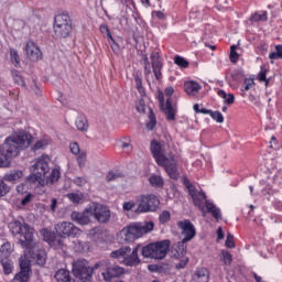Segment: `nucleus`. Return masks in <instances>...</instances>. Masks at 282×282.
Wrapping results in <instances>:
<instances>
[{"mask_svg":"<svg viewBox=\"0 0 282 282\" xmlns=\"http://www.w3.org/2000/svg\"><path fill=\"white\" fill-rule=\"evenodd\" d=\"M32 144V134L20 131L17 135L8 137L0 145V169H10L12 160L19 158L23 149Z\"/></svg>","mask_w":282,"mask_h":282,"instance_id":"obj_1","label":"nucleus"},{"mask_svg":"<svg viewBox=\"0 0 282 282\" xmlns=\"http://www.w3.org/2000/svg\"><path fill=\"white\" fill-rule=\"evenodd\" d=\"M153 228H155V224H153V221L130 224L119 231V242L131 243V241L140 239V237H143V235H149V232H151Z\"/></svg>","mask_w":282,"mask_h":282,"instance_id":"obj_2","label":"nucleus"},{"mask_svg":"<svg viewBox=\"0 0 282 282\" xmlns=\"http://www.w3.org/2000/svg\"><path fill=\"white\" fill-rule=\"evenodd\" d=\"M170 249L171 240L165 239L142 247L141 254L144 259H155L156 261H162V259H166V254H169Z\"/></svg>","mask_w":282,"mask_h":282,"instance_id":"obj_3","label":"nucleus"},{"mask_svg":"<svg viewBox=\"0 0 282 282\" xmlns=\"http://www.w3.org/2000/svg\"><path fill=\"white\" fill-rule=\"evenodd\" d=\"M94 267H89V262L87 260H76L73 262V276L77 280V282H93L94 281Z\"/></svg>","mask_w":282,"mask_h":282,"instance_id":"obj_4","label":"nucleus"},{"mask_svg":"<svg viewBox=\"0 0 282 282\" xmlns=\"http://www.w3.org/2000/svg\"><path fill=\"white\" fill-rule=\"evenodd\" d=\"M138 208L134 213H155L160 208V198L153 194L140 195L137 197Z\"/></svg>","mask_w":282,"mask_h":282,"instance_id":"obj_5","label":"nucleus"},{"mask_svg":"<svg viewBox=\"0 0 282 282\" xmlns=\"http://www.w3.org/2000/svg\"><path fill=\"white\" fill-rule=\"evenodd\" d=\"M95 270H99L101 272V276L105 281H111L121 274H124V269L119 265H112L107 260H101L94 265Z\"/></svg>","mask_w":282,"mask_h":282,"instance_id":"obj_6","label":"nucleus"},{"mask_svg":"<svg viewBox=\"0 0 282 282\" xmlns=\"http://www.w3.org/2000/svg\"><path fill=\"white\" fill-rule=\"evenodd\" d=\"M19 243L24 250H34L39 248V242L34 241V228H32L28 223H23L22 230L20 231Z\"/></svg>","mask_w":282,"mask_h":282,"instance_id":"obj_7","label":"nucleus"},{"mask_svg":"<svg viewBox=\"0 0 282 282\" xmlns=\"http://www.w3.org/2000/svg\"><path fill=\"white\" fill-rule=\"evenodd\" d=\"M54 32L59 39H67L72 33V20L67 14H58L55 17Z\"/></svg>","mask_w":282,"mask_h":282,"instance_id":"obj_8","label":"nucleus"},{"mask_svg":"<svg viewBox=\"0 0 282 282\" xmlns=\"http://www.w3.org/2000/svg\"><path fill=\"white\" fill-rule=\"evenodd\" d=\"M158 100L160 105L161 111L166 116V120L173 121L175 120V116L177 113V108L173 107V99L169 97L166 102L164 104V93H158Z\"/></svg>","mask_w":282,"mask_h":282,"instance_id":"obj_9","label":"nucleus"},{"mask_svg":"<svg viewBox=\"0 0 282 282\" xmlns=\"http://www.w3.org/2000/svg\"><path fill=\"white\" fill-rule=\"evenodd\" d=\"M56 235L61 237H78L83 231L74 223L62 221L55 225Z\"/></svg>","mask_w":282,"mask_h":282,"instance_id":"obj_10","label":"nucleus"},{"mask_svg":"<svg viewBox=\"0 0 282 282\" xmlns=\"http://www.w3.org/2000/svg\"><path fill=\"white\" fill-rule=\"evenodd\" d=\"M177 226L181 230V235L184 236L183 241L188 242L192 239H195V235H197V231L195 229V225H193L189 219L178 221Z\"/></svg>","mask_w":282,"mask_h":282,"instance_id":"obj_11","label":"nucleus"},{"mask_svg":"<svg viewBox=\"0 0 282 282\" xmlns=\"http://www.w3.org/2000/svg\"><path fill=\"white\" fill-rule=\"evenodd\" d=\"M91 215H94L99 224H109V219H111V210H109V207L100 204L95 205Z\"/></svg>","mask_w":282,"mask_h":282,"instance_id":"obj_12","label":"nucleus"},{"mask_svg":"<svg viewBox=\"0 0 282 282\" xmlns=\"http://www.w3.org/2000/svg\"><path fill=\"white\" fill-rule=\"evenodd\" d=\"M189 196L192 197L194 206L204 213V210H206V202H208L206 199V193L197 191L195 186H191Z\"/></svg>","mask_w":282,"mask_h":282,"instance_id":"obj_13","label":"nucleus"},{"mask_svg":"<svg viewBox=\"0 0 282 282\" xmlns=\"http://www.w3.org/2000/svg\"><path fill=\"white\" fill-rule=\"evenodd\" d=\"M70 219L79 226H87L91 224V207L83 212H72Z\"/></svg>","mask_w":282,"mask_h":282,"instance_id":"obj_14","label":"nucleus"},{"mask_svg":"<svg viewBox=\"0 0 282 282\" xmlns=\"http://www.w3.org/2000/svg\"><path fill=\"white\" fill-rule=\"evenodd\" d=\"M159 166H163L171 180H180V172L177 171V162L175 159H164L163 163H158Z\"/></svg>","mask_w":282,"mask_h":282,"instance_id":"obj_15","label":"nucleus"},{"mask_svg":"<svg viewBox=\"0 0 282 282\" xmlns=\"http://www.w3.org/2000/svg\"><path fill=\"white\" fill-rule=\"evenodd\" d=\"M140 246H137L132 251L130 249V252H126L122 260L124 265H128L129 268H135V265H140L141 260L138 256V252H140Z\"/></svg>","mask_w":282,"mask_h":282,"instance_id":"obj_16","label":"nucleus"},{"mask_svg":"<svg viewBox=\"0 0 282 282\" xmlns=\"http://www.w3.org/2000/svg\"><path fill=\"white\" fill-rule=\"evenodd\" d=\"M33 171L45 177L50 173V156L43 155L37 159L35 164H33Z\"/></svg>","mask_w":282,"mask_h":282,"instance_id":"obj_17","label":"nucleus"},{"mask_svg":"<svg viewBox=\"0 0 282 282\" xmlns=\"http://www.w3.org/2000/svg\"><path fill=\"white\" fill-rule=\"evenodd\" d=\"M26 56H29L30 61L36 62L41 61L43 57V53H41V48L36 46V44L32 41H29L25 46Z\"/></svg>","mask_w":282,"mask_h":282,"instance_id":"obj_18","label":"nucleus"},{"mask_svg":"<svg viewBox=\"0 0 282 282\" xmlns=\"http://www.w3.org/2000/svg\"><path fill=\"white\" fill-rule=\"evenodd\" d=\"M26 252H29L31 259H34L37 263V265H45V262L47 261V257L45 256V250H41V246L37 242V247L33 249H26Z\"/></svg>","mask_w":282,"mask_h":282,"instance_id":"obj_19","label":"nucleus"},{"mask_svg":"<svg viewBox=\"0 0 282 282\" xmlns=\"http://www.w3.org/2000/svg\"><path fill=\"white\" fill-rule=\"evenodd\" d=\"M151 153L153 154V158L158 164H163L164 160H166V155L164 154V149L162 148V144L158 141L151 142Z\"/></svg>","mask_w":282,"mask_h":282,"instance_id":"obj_20","label":"nucleus"},{"mask_svg":"<svg viewBox=\"0 0 282 282\" xmlns=\"http://www.w3.org/2000/svg\"><path fill=\"white\" fill-rule=\"evenodd\" d=\"M186 243H187L186 241L182 240L173 245V248H172L173 259L186 258V250H188V248L186 247Z\"/></svg>","mask_w":282,"mask_h":282,"instance_id":"obj_21","label":"nucleus"},{"mask_svg":"<svg viewBox=\"0 0 282 282\" xmlns=\"http://www.w3.org/2000/svg\"><path fill=\"white\" fill-rule=\"evenodd\" d=\"M210 280V272L206 268H198L193 274L195 282H208Z\"/></svg>","mask_w":282,"mask_h":282,"instance_id":"obj_22","label":"nucleus"},{"mask_svg":"<svg viewBox=\"0 0 282 282\" xmlns=\"http://www.w3.org/2000/svg\"><path fill=\"white\" fill-rule=\"evenodd\" d=\"M184 89L187 96H197V94H199L202 90V85L196 82H186L184 84Z\"/></svg>","mask_w":282,"mask_h":282,"instance_id":"obj_23","label":"nucleus"},{"mask_svg":"<svg viewBox=\"0 0 282 282\" xmlns=\"http://www.w3.org/2000/svg\"><path fill=\"white\" fill-rule=\"evenodd\" d=\"M26 182L37 187L45 186V176L35 172V174H31L26 177Z\"/></svg>","mask_w":282,"mask_h":282,"instance_id":"obj_24","label":"nucleus"},{"mask_svg":"<svg viewBox=\"0 0 282 282\" xmlns=\"http://www.w3.org/2000/svg\"><path fill=\"white\" fill-rule=\"evenodd\" d=\"M58 180H61V170L59 169H53L52 172L47 175H45L44 177V182L46 184V186H52L54 184H56V182H58Z\"/></svg>","mask_w":282,"mask_h":282,"instance_id":"obj_25","label":"nucleus"},{"mask_svg":"<svg viewBox=\"0 0 282 282\" xmlns=\"http://www.w3.org/2000/svg\"><path fill=\"white\" fill-rule=\"evenodd\" d=\"M65 239L66 238L64 236L56 234V236L53 237V239L51 240V246H53L55 250H63V252H65V250H67V245H65Z\"/></svg>","mask_w":282,"mask_h":282,"instance_id":"obj_26","label":"nucleus"},{"mask_svg":"<svg viewBox=\"0 0 282 282\" xmlns=\"http://www.w3.org/2000/svg\"><path fill=\"white\" fill-rule=\"evenodd\" d=\"M21 178H23V171L21 170H12L3 177L4 182H12L13 184H17V182H19Z\"/></svg>","mask_w":282,"mask_h":282,"instance_id":"obj_27","label":"nucleus"},{"mask_svg":"<svg viewBox=\"0 0 282 282\" xmlns=\"http://www.w3.org/2000/svg\"><path fill=\"white\" fill-rule=\"evenodd\" d=\"M55 280L57 282H76L74 279H72V275H69V271L65 269H59L56 271Z\"/></svg>","mask_w":282,"mask_h":282,"instance_id":"obj_28","label":"nucleus"},{"mask_svg":"<svg viewBox=\"0 0 282 282\" xmlns=\"http://www.w3.org/2000/svg\"><path fill=\"white\" fill-rule=\"evenodd\" d=\"M206 208H207V213H210L214 219H216L217 221L221 219V209L215 206V204H213L210 200H206Z\"/></svg>","mask_w":282,"mask_h":282,"instance_id":"obj_29","label":"nucleus"},{"mask_svg":"<svg viewBox=\"0 0 282 282\" xmlns=\"http://www.w3.org/2000/svg\"><path fill=\"white\" fill-rule=\"evenodd\" d=\"M90 235H93L95 239L105 241V239H107L108 231L102 227H95L90 230Z\"/></svg>","mask_w":282,"mask_h":282,"instance_id":"obj_30","label":"nucleus"},{"mask_svg":"<svg viewBox=\"0 0 282 282\" xmlns=\"http://www.w3.org/2000/svg\"><path fill=\"white\" fill-rule=\"evenodd\" d=\"M10 254H12V245L7 241L0 247V260L10 259Z\"/></svg>","mask_w":282,"mask_h":282,"instance_id":"obj_31","label":"nucleus"},{"mask_svg":"<svg viewBox=\"0 0 282 282\" xmlns=\"http://www.w3.org/2000/svg\"><path fill=\"white\" fill-rule=\"evenodd\" d=\"M0 263L2 265L4 274H12V271L14 270V264H12V260H10V258L0 259Z\"/></svg>","mask_w":282,"mask_h":282,"instance_id":"obj_32","label":"nucleus"},{"mask_svg":"<svg viewBox=\"0 0 282 282\" xmlns=\"http://www.w3.org/2000/svg\"><path fill=\"white\" fill-rule=\"evenodd\" d=\"M22 229L23 224H21V221L19 220H13L9 224V230L12 232L14 237H17V235H20Z\"/></svg>","mask_w":282,"mask_h":282,"instance_id":"obj_33","label":"nucleus"},{"mask_svg":"<svg viewBox=\"0 0 282 282\" xmlns=\"http://www.w3.org/2000/svg\"><path fill=\"white\" fill-rule=\"evenodd\" d=\"M150 58L152 69H162V61L160 59V53L153 52Z\"/></svg>","mask_w":282,"mask_h":282,"instance_id":"obj_34","label":"nucleus"},{"mask_svg":"<svg viewBox=\"0 0 282 282\" xmlns=\"http://www.w3.org/2000/svg\"><path fill=\"white\" fill-rule=\"evenodd\" d=\"M127 252H131V247H122L118 250H115L110 253V257H112V259H124V254H127Z\"/></svg>","mask_w":282,"mask_h":282,"instance_id":"obj_35","label":"nucleus"},{"mask_svg":"<svg viewBox=\"0 0 282 282\" xmlns=\"http://www.w3.org/2000/svg\"><path fill=\"white\" fill-rule=\"evenodd\" d=\"M75 124L78 131H87V129H89V126L87 124V118H85L84 116H79L76 119Z\"/></svg>","mask_w":282,"mask_h":282,"instance_id":"obj_36","label":"nucleus"},{"mask_svg":"<svg viewBox=\"0 0 282 282\" xmlns=\"http://www.w3.org/2000/svg\"><path fill=\"white\" fill-rule=\"evenodd\" d=\"M20 272H26L29 274H32V268L30 267V260H28L25 257L20 258Z\"/></svg>","mask_w":282,"mask_h":282,"instance_id":"obj_37","label":"nucleus"},{"mask_svg":"<svg viewBox=\"0 0 282 282\" xmlns=\"http://www.w3.org/2000/svg\"><path fill=\"white\" fill-rule=\"evenodd\" d=\"M10 58L14 67H21V57H19V52H17V50L10 48Z\"/></svg>","mask_w":282,"mask_h":282,"instance_id":"obj_38","label":"nucleus"},{"mask_svg":"<svg viewBox=\"0 0 282 282\" xmlns=\"http://www.w3.org/2000/svg\"><path fill=\"white\" fill-rule=\"evenodd\" d=\"M30 281V273L25 271H20L13 278V282H28Z\"/></svg>","mask_w":282,"mask_h":282,"instance_id":"obj_39","label":"nucleus"},{"mask_svg":"<svg viewBox=\"0 0 282 282\" xmlns=\"http://www.w3.org/2000/svg\"><path fill=\"white\" fill-rule=\"evenodd\" d=\"M218 96L224 98L226 105H232L235 102V95L226 94L224 90H218Z\"/></svg>","mask_w":282,"mask_h":282,"instance_id":"obj_40","label":"nucleus"},{"mask_svg":"<svg viewBox=\"0 0 282 282\" xmlns=\"http://www.w3.org/2000/svg\"><path fill=\"white\" fill-rule=\"evenodd\" d=\"M269 58L271 61V63H274V61L282 58V45L279 44L275 46V52H272L269 54Z\"/></svg>","mask_w":282,"mask_h":282,"instance_id":"obj_41","label":"nucleus"},{"mask_svg":"<svg viewBox=\"0 0 282 282\" xmlns=\"http://www.w3.org/2000/svg\"><path fill=\"white\" fill-rule=\"evenodd\" d=\"M11 74L15 85L25 87V80H23V77L19 74V70H12Z\"/></svg>","mask_w":282,"mask_h":282,"instance_id":"obj_42","label":"nucleus"},{"mask_svg":"<svg viewBox=\"0 0 282 282\" xmlns=\"http://www.w3.org/2000/svg\"><path fill=\"white\" fill-rule=\"evenodd\" d=\"M108 43L115 54H120L122 52V47H120V44L113 40V36L108 39Z\"/></svg>","mask_w":282,"mask_h":282,"instance_id":"obj_43","label":"nucleus"},{"mask_svg":"<svg viewBox=\"0 0 282 282\" xmlns=\"http://www.w3.org/2000/svg\"><path fill=\"white\" fill-rule=\"evenodd\" d=\"M149 182L152 186H159V188H162V186H164V181L159 175H152L149 178Z\"/></svg>","mask_w":282,"mask_h":282,"instance_id":"obj_44","label":"nucleus"},{"mask_svg":"<svg viewBox=\"0 0 282 282\" xmlns=\"http://www.w3.org/2000/svg\"><path fill=\"white\" fill-rule=\"evenodd\" d=\"M250 21L259 22V21H268V12H256L251 15Z\"/></svg>","mask_w":282,"mask_h":282,"instance_id":"obj_45","label":"nucleus"},{"mask_svg":"<svg viewBox=\"0 0 282 282\" xmlns=\"http://www.w3.org/2000/svg\"><path fill=\"white\" fill-rule=\"evenodd\" d=\"M134 83H135V87H137L140 96H145L147 93L144 91V87L142 86V78H140V76L135 75Z\"/></svg>","mask_w":282,"mask_h":282,"instance_id":"obj_46","label":"nucleus"},{"mask_svg":"<svg viewBox=\"0 0 282 282\" xmlns=\"http://www.w3.org/2000/svg\"><path fill=\"white\" fill-rule=\"evenodd\" d=\"M267 75H268V69L265 68H261L260 73L258 74V80L260 83H265V87H268V85L270 84V79L265 77Z\"/></svg>","mask_w":282,"mask_h":282,"instance_id":"obj_47","label":"nucleus"},{"mask_svg":"<svg viewBox=\"0 0 282 282\" xmlns=\"http://www.w3.org/2000/svg\"><path fill=\"white\" fill-rule=\"evenodd\" d=\"M120 177H123L122 173L110 171L108 172L106 180L107 182H116V180H120Z\"/></svg>","mask_w":282,"mask_h":282,"instance_id":"obj_48","label":"nucleus"},{"mask_svg":"<svg viewBox=\"0 0 282 282\" xmlns=\"http://www.w3.org/2000/svg\"><path fill=\"white\" fill-rule=\"evenodd\" d=\"M150 121L147 123V129L149 131H153L155 129V124H158V121L155 120V113H153V110L150 111Z\"/></svg>","mask_w":282,"mask_h":282,"instance_id":"obj_49","label":"nucleus"},{"mask_svg":"<svg viewBox=\"0 0 282 282\" xmlns=\"http://www.w3.org/2000/svg\"><path fill=\"white\" fill-rule=\"evenodd\" d=\"M86 162H87V153L79 152V154H77V164H78L79 169H85Z\"/></svg>","mask_w":282,"mask_h":282,"instance_id":"obj_50","label":"nucleus"},{"mask_svg":"<svg viewBox=\"0 0 282 282\" xmlns=\"http://www.w3.org/2000/svg\"><path fill=\"white\" fill-rule=\"evenodd\" d=\"M229 59L231 63H237L239 61V53H237V45L230 46Z\"/></svg>","mask_w":282,"mask_h":282,"instance_id":"obj_51","label":"nucleus"},{"mask_svg":"<svg viewBox=\"0 0 282 282\" xmlns=\"http://www.w3.org/2000/svg\"><path fill=\"white\" fill-rule=\"evenodd\" d=\"M221 257L225 265H231L232 264V254L230 252L223 250L221 251Z\"/></svg>","mask_w":282,"mask_h":282,"instance_id":"obj_52","label":"nucleus"},{"mask_svg":"<svg viewBox=\"0 0 282 282\" xmlns=\"http://www.w3.org/2000/svg\"><path fill=\"white\" fill-rule=\"evenodd\" d=\"M8 193H10V186L3 180H0V198L6 197Z\"/></svg>","mask_w":282,"mask_h":282,"instance_id":"obj_53","label":"nucleus"},{"mask_svg":"<svg viewBox=\"0 0 282 282\" xmlns=\"http://www.w3.org/2000/svg\"><path fill=\"white\" fill-rule=\"evenodd\" d=\"M174 63L176 65H178V67H183V68L188 67V61H186V58H184V57H182L180 55L175 56Z\"/></svg>","mask_w":282,"mask_h":282,"instance_id":"obj_54","label":"nucleus"},{"mask_svg":"<svg viewBox=\"0 0 282 282\" xmlns=\"http://www.w3.org/2000/svg\"><path fill=\"white\" fill-rule=\"evenodd\" d=\"M47 144H50V140H47V139L40 140L34 144L33 151H39L41 149H45V147H47Z\"/></svg>","mask_w":282,"mask_h":282,"instance_id":"obj_55","label":"nucleus"},{"mask_svg":"<svg viewBox=\"0 0 282 282\" xmlns=\"http://www.w3.org/2000/svg\"><path fill=\"white\" fill-rule=\"evenodd\" d=\"M210 118H213V120H216V122H219V124H221L224 122V115H221L219 111H210L209 112Z\"/></svg>","mask_w":282,"mask_h":282,"instance_id":"obj_56","label":"nucleus"},{"mask_svg":"<svg viewBox=\"0 0 282 282\" xmlns=\"http://www.w3.org/2000/svg\"><path fill=\"white\" fill-rule=\"evenodd\" d=\"M178 262L175 263L176 270H183L188 264V257L187 258H180L176 259Z\"/></svg>","mask_w":282,"mask_h":282,"instance_id":"obj_57","label":"nucleus"},{"mask_svg":"<svg viewBox=\"0 0 282 282\" xmlns=\"http://www.w3.org/2000/svg\"><path fill=\"white\" fill-rule=\"evenodd\" d=\"M160 224H166L171 221V213L169 210H164L159 217Z\"/></svg>","mask_w":282,"mask_h":282,"instance_id":"obj_58","label":"nucleus"},{"mask_svg":"<svg viewBox=\"0 0 282 282\" xmlns=\"http://www.w3.org/2000/svg\"><path fill=\"white\" fill-rule=\"evenodd\" d=\"M32 199H34V194L26 193L25 196L21 199V205L28 206L32 202Z\"/></svg>","mask_w":282,"mask_h":282,"instance_id":"obj_59","label":"nucleus"},{"mask_svg":"<svg viewBox=\"0 0 282 282\" xmlns=\"http://www.w3.org/2000/svg\"><path fill=\"white\" fill-rule=\"evenodd\" d=\"M225 246L227 248H235V236L232 234L227 235Z\"/></svg>","mask_w":282,"mask_h":282,"instance_id":"obj_60","label":"nucleus"},{"mask_svg":"<svg viewBox=\"0 0 282 282\" xmlns=\"http://www.w3.org/2000/svg\"><path fill=\"white\" fill-rule=\"evenodd\" d=\"M17 193L19 195H25L28 194V184L25 183H21L20 185L17 186Z\"/></svg>","mask_w":282,"mask_h":282,"instance_id":"obj_61","label":"nucleus"},{"mask_svg":"<svg viewBox=\"0 0 282 282\" xmlns=\"http://www.w3.org/2000/svg\"><path fill=\"white\" fill-rule=\"evenodd\" d=\"M69 150H70V153H73L74 155H78L80 152V147L78 145L77 142H73L69 144Z\"/></svg>","mask_w":282,"mask_h":282,"instance_id":"obj_62","label":"nucleus"},{"mask_svg":"<svg viewBox=\"0 0 282 282\" xmlns=\"http://www.w3.org/2000/svg\"><path fill=\"white\" fill-rule=\"evenodd\" d=\"M68 199L73 202V204L80 203V196L78 194L70 193L67 195Z\"/></svg>","mask_w":282,"mask_h":282,"instance_id":"obj_63","label":"nucleus"},{"mask_svg":"<svg viewBox=\"0 0 282 282\" xmlns=\"http://www.w3.org/2000/svg\"><path fill=\"white\" fill-rule=\"evenodd\" d=\"M252 85H254V79H245L243 91H250Z\"/></svg>","mask_w":282,"mask_h":282,"instance_id":"obj_64","label":"nucleus"}]
</instances>
